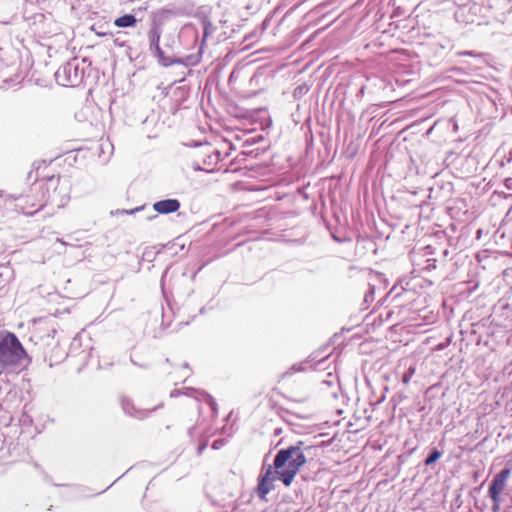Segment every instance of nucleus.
<instances>
[{"label": "nucleus", "instance_id": "f257e3e1", "mask_svg": "<svg viewBox=\"0 0 512 512\" xmlns=\"http://www.w3.org/2000/svg\"><path fill=\"white\" fill-rule=\"evenodd\" d=\"M209 34H203L196 53L181 56L180 34H153L150 39V49L158 58L159 63L168 67L181 64L185 67L197 65L202 57L204 43Z\"/></svg>", "mask_w": 512, "mask_h": 512}, {"label": "nucleus", "instance_id": "f03ea898", "mask_svg": "<svg viewBox=\"0 0 512 512\" xmlns=\"http://www.w3.org/2000/svg\"><path fill=\"white\" fill-rule=\"evenodd\" d=\"M311 448V446L305 445L303 441H298L294 445L277 452L274 459V468L279 470L287 464V467L278 473L279 480L285 486L291 485L300 468L305 465L307 462L306 452Z\"/></svg>", "mask_w": 512, "mask_h": 512}, {"label": "nucleus", "instance_id": "7ed1b4c3", "mask_svg": "<svg viewBox=\"0 0 512 512\" xmlns=\"http://www.w3.org/2000/svg\"><path fill=\"white\" fill-rule=\"evenodd\" d=\"M31 359L14 333L0 331V374L7 369H13Z\"/></svg>", "mask_w": 512, "mask_h": 512}, {"label": "nucleus", "instance_id": "20e7f679", "mask_svg": "<svg viewBox=\"0 0 512 512\" xmlns=\"http://www.w3.org/2000/svg\"><path fill=\"white\" fill-rule=\"evenodd\" d=\"M89 67L86 59L74 57L55 72L57 83L64 87H75L82 83Z\"/></svg>", "mask_w": 512, "mask_h": 512}, {"label": "nucleus", "instance_id": "39448f33", "mask_svg": "<svg viewBox=\"0 0 512 512\" xmlns=\"http://www.w3.org/2000/svg\"><path fill=\"white\" fill-rule=\"evenodd\" d=\"M33 189L40 190L41 196L39 198L32 200L30 199L31 197L27 195L14 199L16 201L15 207L25 215H33L38 210L42 209L49 201H56L55 190L53 192V195H48V197L46 198L43 188V182H39Z\"/></svg>", "mask_w": 512, "mask_h": 512}, {"label": "nucleus", "instance_id": "423d86ee", "mask_svg": "<svg viewBox=\"0 0 512 512\" xmlns=\"http://www.w3.org/2000/svg\"><path fill=\"white\" fill-rule=\"evenodd\" d=\"M510 473V469H503L493 477L488 491L491 500H497V498H501V494L507 486V480L510 476Z\"/></svg>", "mask_w": 512, "mask_h": 512}, {"label": "nucleus", "instance_id": "0eeeda50", "mask_svg": "<svg viewBox=\"0 0 512 512\" xmlns=\"http://www.w3.org/2000/svg\"><path fill=\"white\" fill-rule=\"evenodd\" d=\"M180 208V202L177 199H164L157 201L153 204V209L158 214H170L178 211Z\"/></svg>", "mask_w": 512, "mask_h": 512}, {"label": "nucleus", "instance_id": "6e6552de", "mask_svg": "<svg viewBox=\"0 0 512 512\" xmlns=\"http://www.w3.org/2000/svg\"><path fill=\"white\" fill-rule=\"evenodd\" d=\"M120 403L124 413L129 416L136 418H144L147 415L146 411L136 409L134 404L132 403V400L126 396H122L120 398Z\"/></svg>", "mask_w": 512, "mask_h": 512}, {"label": "nucleus", "instance_id": "1a4fd4ad", "mask_svg": "<svg viewBox=\"0 0 512 512\" xmlns=\"http://www.w3.org/2000/svg\"><path fill=\"white\" fill-rule=\"evenodd\" d=\"M274 489V482L273 480H267L264 478H259L258 483V495L261 499H265L266 496Z\"/></svg>", "mask_w": 512, "mask_h": 512}, {"label": "nucleus", "instance_id": "9d476101", "mask_svg": "<svg viewBox=\"0 0 512 512\" xmlns=\"http://www.w3.org/2000/svg\"><path fill=\"white\" fill-rule=\"evenodd\" d=\"M136 22V19L133 15L131 14H126V15H123L121 17H118L115 21H114V25L117 26V27H132Z\"/></svg>", "mask_w": 512, "mask_h": 512}, {"label": "nucleus", "instance_id": "9b49d317", "mask_svg": "<svg viewBox=\"0 0 512 512\" xmlns=\"http://www.w3.org/2000/svg\"><path fill=\"white\" fill-rule=\"evenodd\" d=\"M282 470H276L274 468V465L271 466L269 465L268 468L266 469V471L260 476L261 478H264V479H267V480H273V482L276 480V479H279V472H281Z\"/></svg>", "mask_w": 512, "mask_h": 512}, {"label": "nucleus", "instance_id": "f8f14e48", "mask_svg": "<svg viewBox=\"0 0 512 512\" xmlns=\"http://www.w3.org/2000/svg\"><path fill=\"white\" fill-rule=\"evenodd\" d=\"M181 393H183V394H185V395H187V396L194 397V398H196V399H198L197 395H200V394H201L200 392H198V391H196V390H194V389L187 388V389H185V391H183V392H181L180 390H176V389H175V390L171 391L170 396H171V397H177V396H178V395H180Z\"/></svg>", "mask_w": 512, "mask_h": 512}, {"label": "nucleus", "instance_id": "ddd939ff", "mask_svg": "<svg viewBox=\"0 0 512 512\" xmlns=\"http://www.w3.org/2000/svg\"><path fill=\"white\" fill-rule=\"evenodd\" d=\"M441 455H442V453L439 450L434 449L431 452V454L426 458L425 464L431 465V464L435 463L441 457Z\"/></svg>", "mask_w": 512, "mask_h": 512}, {"label": "nucleus", "instance_id": "4468645a", "mask_svg": "<svg viewBox=\"0 0 512 512\" xmlns=\"http://www.w3.org/2000/svg\"><path fill=\"white\" fill-rule=\"evenodd\" d=\"M56 183L58 184V186L61 190H65V191L67 190V184L64 182H61L60 178L55 179L54 177H52L48 180L49 187H54Z\"/></svg>", "mask_w": 512, "mask_h": 512}, {"label": "nucleus", "instance_id": "2eb2a0df", "mask_svg": "<svg viewBox=\"0 0 512 512\" xmlns=\"http://www.w3.org/2000/svg\"><path fill=\"white\" fill-rule=\"evenodd\" d=\"M415 373V367H409L408 371L403 375L402 377V382L407 384L410 382L412 376L414 375Z\"/></svg>", "mask_w": 512, "mask_h": 512}, {"label": "nucleus", "instance_id": "dca6fc26", "mask_svg": "<svg viewBox=\"0 0 512 512\" xmlns=\"http://www.w3.org/2000/svg\"><path fill=\"white\" fill-rule=\"evenodd\" d=\"M205 397H206V400H207V403L209 404V406L212 408V410L214 412H216L217 411V404H216L215 399L212 396L208 395V394H205Z\"/></svg>", "mask_w": 512, "mask_h": 512}, {"label": "nucleus", "instance_id": "f3484780", "mask_svg": "<svg viewBox=\"0 0 512 512\" xmlns=\"http://www.w3.org/2000/svg\"><path fill=\"white\" fill-rule=\"evenodd\" d=\"M141 208H135V209H131V210H116V211H111V215H115V214H133L137 211H139Z\"/></svg>", "mask_w": 512, "mask_h": 512}, {"label": "nucleus", "instance_id": "a211bd4d", "mask_svg": "<svg viewBox=\"0 0 512 512\" xmlns=\"http://www.w3.org/2000/svg\"><path fill=\"white\" fill-rule=\"evenodd\" d=\"M492 511L493 512H500V506H501V498H497V500H492Z\"/></svg>", "mask_w": 512, "mask_h": 512}, {"label": "nucleus", "instance_id": "6ab92c4d", "mask_svg": "<svg viewBox=\"0 0 512 512\" xmlns=\"http://www.w3.org/2000/svg\"><path fill=\"white\" fill-rule=\"evenodd\" d=\"M69 201V196L67 194H65L63 197H61L59 203H57V206L58 207H63L64 205H66V203Z\"/></svg>", "mask_w": 512, "mask_h": 512}, {"label": "nucleus", "instance_id": "aec40b11", "mask_svg": "<svg viewBox=\"0 0 512 512\" xmlns=\"http://www.w3.org/2000/svg\"><path fill=\"white\" fill-rule=\"evenodd\" d=\"M459 55H462V56H473V57H480V54H476L474 53L473 51H464V52H460Z\"/></svg>", "mask_w": 512, "mask_h": 512}, {"label": "nucleus", "instance_id": "412c9836", "mask_svg": "<svg viewBox=\"0 0 512 512\" xmlns=\"http://www.w3.org/2000/svg\"><path fill=\"white\" fill-rule=\"evenodd\" d=\"M55 333H56V329H54V328L49 329L48 333H47V338H50V337L53 338Z\"/></svg>", "mask_w": 512, "mask_h": 512}, {"label": "nucleus", "instance_id": "4be33fe9", "mask_svg": "<svg viewBox=\"0 0 512 512\" xmlns=\"http://www.w3.org/2000/svg\"><path fill=\"white\" fill-rule=\"evenodd\" d=\"M56 241H57L58 243H60L61 245H63V246H67V245H68V244H67L65 241H63L61 238H57V240H56Z\"/></svg>", "mask_w": 512, "mask_h": 512}, {"label": "nucleus", "instance_id": "5701e85b", "mask_svg": "<svg viewBox=\"0 0 512 512\" xmlns=\"http://www.w3.org/2000/svg\"><path fill=\"white\" fill-rule=\"evenodd\" d=\"M218 446H219L218 441H215V442L213 443V445H212V447H213L214 449H217V448H218Z\"/></svg>", "mask_w": 512, "mask_h": 512}, {"label": "nucleus", "instance_id": "b1692460", "mask_svg": "<svg viewBox=\"0 0 512 512\" xmlns=\"http://www.w3.org/2000/svg\"><path fill=\"white\" fill-rule=\"evenodd\" d=\"M214 153L216 154L217 157L219 156V151L214 150Z\"/></svg>", "mask_w": 512, "mask_h": 512}, {"label": "nucleus", "instance_id": "393cba45", "mask_svg": "<svg viewBox=\"0 0 512 512\" xmlns=\"http://www.w3.org/2000/svg\"><path fill=\"white\" fill-rule=\"evenodd\" d=\"M235 79L234 73L231 74V80Z\"/></svg>", "mask_w": 512, "mask_h": 512}, {"label": "nucleus", "instance_id": "a878e982", "mask_svg": "<svg viewBox=\"0 0 512 512\" xmlns=\"http://www.w3.org/2000/svg\"><path fill=\"white\" fill-rule=\"evenodd\" d=\"M235 79L234 73L231 74V80Z\"/></svg>", "mask_w": 512, "mask_h": 512}]
</instances>
